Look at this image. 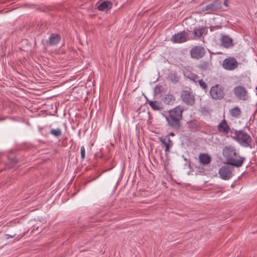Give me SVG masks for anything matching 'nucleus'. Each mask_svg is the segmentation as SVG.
Masks as SVG:
<instances>
[{
  "mask_svg": "<svg viewBox=\"0 0 257 257\" xmlns=\"http://www.w3.org/2000/svg\"><path fill=\"white\" fill-rule=\"evenodd\" d=\"M205 29L204 28H195L193 30V34L197 38H200L204 33Z\"/></svg>",
  "mask_w": 257,
  "mask_h": 257,
  "instance_id": "nucleus-21",
  "label": "nucleus"
},
{
  "mask_svg": "<svg viewBox=\"0 0 257 257\" xmlns=\"http://www.w3.org/2000/svg\"><path fill=\"white\" fill-rule=\"evenodd\" d=\"M5 119V118H4V117H3V118H1V117H0V121L3 120H4Z\"/></svg>",
  "mask_w": 257,
  "mask_h": 257,
  "instance_id": "nucleus-28",
  "label": "nucleus"
},
{
  "mask_svg": "<svg viewBox=\"0 0 257 257\" xmlns=\"http://www.w3.org/2000/svg\"><path fill=\"white\" fill-rule=\"evenodd\" d=\"M170 135L172 136H174V133H172L170 134Z\"/></svg>",
  "mask_w": 257,
  "mask_h": 257,
  "instance_id": "nucleus-30",
  "label": "nucleus"
},
{
  "mask_svg": "<svg viewBox=\"0 0 257 257\" xmlns=\"http://www.w3.org/2000/svg\"><path fill=\"white\" fill-rule=\"evenodd\" d=\"M181 98L183 102L187 105L192 106L195 103V98L191 91L183 90L181 93Z\"/></svg>",
  "mask_w": 257,
  "mask_h": 257,
  "instance_id": "nucleus-5",
  "label": "nucleus"
},
{
  "mask_svg": "<svg viewBox=\"0 0 257 257\" xmlns=\"http://www.w3.org/2000/svg\"><path fill=\"white\" fill-rule=\"evenodd\" d=\"M222 155L226 164L237 168L242 166L245 159L239 155L234 145H226L222 149Z\"/></svg>",
  "mask_w": 257,
  "mask_h": 257,
  "instance_id": "nucleus-1",
  "label": "nucleus"
},
{
  "mask_svg": "<svg viewBox=\"0 0 257 257\" xmlns=\"http://www.w3.org/2000/svg\"><path fill=\"white\" fill-rule=\"evenodd\" d=\"M205 49L202 46H195L190 51V54L192 58L195 59L202 58L205 54Z\"/></svg>",
  "mask_w": 257,
  "mask_h": 257,
  "instance_id": "nucleus-6",
  "label": "nucleus"
},
{
  "mask_svg": "<svg viewBox=\"0 0 257 257\" xmlns=\"http://www.w3.org/2000/svg\"><path fill=\"white\" fill-rule=\"evenodd\" d=\"M188 34L184 31L178 33L173 35L171 38V41L175 43H181L187 41Z\"/></svg>",
  "mask_w": 257,
  "mask_h": 257,
  "instance_id": "nucleus-10",
  "label": "nucleus"
},
{
  "mask_svg": "<svg viewBox=\"0 0 257 257\" xmlns=\"http://www.w3.org/2000/svg\"><path fill=\"white\" fill-rule=\"evenodd\" d=\"M210 94L214 99H221L225 95L224 88L219 85L213 86L210 90Z\"/></svg>",
  "mask_w": 257,
  "mask_h": 257,
  "instance_id": "nucleus-4",
  "label": "nucleus"
},
{
  "mask_svg": "<svg viewBox=\"0 0 257 257\" xmlns=\"http://www.w3.org/2000/svg\"><path fill=\"white\" fill-rule=\"evenodd\" d=\"M201 68H203V64H201Z\"/></svg>",
  "mask_w": 257,
  "mask_h": 257,
  "instance_id": "nucleus-33",
  "label": "nucleus"
},
{
  "mask_svg": "<svg viewBox=\"0 0 257 257\" xmlns=\"http://www.w3.org/2000/svg\"><path fill=\"white\" fill-rule=\"evenodd\" d=\"M81 158L84 160L85 157V149L84 146H82L80 149Z\"/></svg>",
  "mask_w": 257,
  "mask_h": 257,
  "instance_id": "nucleus-24",
  "label": "nucleus"
},
{
  "mask_svg": "<svg viewBox=\"0 0 257 257\" xmlns=\"http://www.w3.org/2000/svg\"><path fill=\"white\" fill-rule=\"evenodd\" d=\"M50 134L56 137H58L61 135L62 132L60 128L52 129Z\"/></svg>",
  "mask_w": 257,
  "mask_h": 257,
  "instance_id": "nucleus-23",
  "label": "nucleus"
},
{
  "mask_svg": "<svg viewBox=\"0 0 257 257\" xmlns=\"http://www.w3.org/2000/svg\"><path fill=\"white\" fill-rule=\"evenodd\" d=\"M13 163H14V164H16V161L15 160H14L13 161Z\"/></svg>",
  "mask_w": 257,
  "mask_h": 257,
  "instance_id": "nucleus-31",
  "label": "nucleus"
},
{
  "mask_svg": "<svg viewBox=\"0 0 257 257\" xmlns=\"http://www.w3.org/2000/svg\"><path fill=\"white\" fill-rule=\"evenodd\" d=\"M222 66L226 70H232L237 66V62L234 58H228L223 60Z\"/></svg>",
  "mask_w": 257,
  "mask_h": 257,
  "instance_id": "nucleus-9",
  "label": "nucleus"
},
{
  "mask_svg": "<svg viewBox=\"0 0 257 257\" xmlns=\"http://www.w3.org/2000/svg\"><path fill=\"white\" fill-rule=\"evenodd\" d=\"M183 108L178 106L169 111V115L166 116L168 125L175 130H179L181 127L180 120L182 118Z\"/></svg>",
  "mask_w": 257,
  "mask_h": 257,
  "instance_id": "nucleus-2",
  "label": "nucleus"
},
{
  "mask_svg": "<svg viewBox=\"0 0 257 257\" xmlns=\"http://www.w3.org/2000/svg\"><path fill=\"white\" fill-rule=\"evenodd\" d=\"M235 135L233 139L237 142L241 146L245 148H251L252 139L247 133L242 131H235Z\"/></svg>",
  "mask_w": 257,
  "mask_h": 257,
  "instance_id": "nucleus-3",
  "label": "nucleus"
},
{
  "mask_svg": "<svg viewBox=\"0 0 257 257\" xmlns=\"http://www.w3.org/2000/svg\"><path fill=\"white\" fill-rule=\"evenodd\" d=\"M218 174L222 179L229 180L233 176L232 169L228 166H222L218 171Z\"/></svg>",
  "mask_w": 257,
  "mask_h": 257,
  "instance_id": "nucleus-7",
  "label": "nucleus"
},
{
  "mask_svg": "<svg viewBox=\"0 0 257 257\" xmlns=\"http://www.w3.org/2000/svg\"><path fill=\"white\" fill-rule=\"evenodd\" d=\"M224 5L227 6V2H226V1H225L224 2Z\"/></svg>",
  "mask_w": 257,
  "mask_h": 257,
  "instance_id": "nucleus-29",
  "label": "nucleus"
},
{
  "mask_svg": "<svg viewBox=\"0 0 257 257\" xmlns=\"http://www.w3.org/2000/svg\"><path fill=\"white\" fill-rule=\"evenodd\" d=\"M221 44L222 46L228 48L233 45L232 40L228 36L223 35L221 38Z\"/></svg>",
  "mask_w": 257,
  "mask_h": 257,
  "instance_id": "nucleus-15",
  "label": "nucleus"
},
{
  "mask_svg": "<svg viewBox=\"0 0 257 257\" xmlns=\"http://www.w3.org/2000/svg\"><path fill=\"white\" fill-rule=\"evenodd\" d=\"M168 78L173 83H177L179 80V77L175 73H171L168 76Z\"/></svg>",
  "mask_w": 257,
  "mask_h": 257,
  "instance_id": "nucleus-22",
  "label": "nucleus"
},
{
  "mask_svg": "<svg viewBox=\"0 0 257 257\" xmlns=\"http://www.w3.org/2000/svg\"><path fill=\"white\" fill-rule=\"evenodd\" d=\"M16 235L14 234L13 235H10V234H6V238L7 239H9L10 238H13V237H15Z\"/></svg>",
  "mask_w": 257,
  "mask_h": 257,
  "instance_id": "nucleus-27",
  "label": "nucleus"
},
{
  "mask_svg": "<svg viewBox=\"0 0 257 257\" xmlns=\"http://www.w3.org/2000/svg\"><path fill=\"white\" fill-rule=\"evenodd\" d=\"M233 93L238 99L242 100L247 99V91L245 88L242 86L235 87L233 89Z\"/></svg>",
  "mask_w": 257,
  "mask_h": 257,
  "instance_id": "nucleus-8",
  "label": "nucleus"
},
{
  "mask_svg": "<svg viewBox=\"0 0 257 257\" xmlns=\"http://www.w3.org/2000/svg\"><path fill=\"white\" fill-rule=\"evenodd\" d=\"M112 1H115V0H111Z\"/></svg>",
  "mask_w": 257,
  "mask_h": 257,
  "instance_id": "nucleus-35",
  "label": "nucleus"
},
{
  "mask_svg": "<svg viewBox=\"0 0 257 257\" xmlns=\"http://www.w3.org/2000/svg\"><path fill=\"white\" fill-rule=\"evenodd\" d=\"M159 140L161 143L165 147V152L166 155H167L168 152H169L170 148L171 147L172 145V141L168 137H166L165 138L161 137L159 139Z\"/></svg>",
  "mask_w": 257,
  "mask_h": 257,
  "instance_id": "nucleus-14",
  "label": "nucleus"
},
{
  "mask_svg": "<svg viewBox=\"0 0 257 257\" xmlns=\"http://www.w3.org/2000/svg\"><path fill=\"white\" fill-rule=\"evenodd\" d=\"M218 131L223 134H227L230 130V128L225 119L222 120L217 126Z\"/></svg>",
  "mask_w": 257,
  "mask_h": 257,
  "instance_id": "nucleus-12",
  "label": "nucleus"
},
{
  "mask_svg": "<svg viewBox=\"0 0 257 257\" xmlns=\"http://www.w3.org/2000/svg\"><path fill=\"white\" fill-rule=\"evenodd\" d=\"M175 101V97L172 94L169 93L165 95L164 98H163V101L166 104H170L173 103Z\"/></svg>",
  "mask_w": 257,
  "mask_h": 257,
  "instance_id": "nucleus-20",
  "label": "nucleus"
},
{
  "mask_svg": "<svg viewBox=\"0 0 257 257\" xmlns=\"http://www.w3.org/2000/svg\"><path fill=\"white\" fill-rule=\"evenodd\" d=\"M61 40L59 35L52 33L50 35L47 44L50 46H54L58 44Z\"/></svg>",
  "mask_w": 257,
  "mask_h": 257,
  "instance_id": "nucleus-13",
  "label": "nucleus"
},
{
  "mask_svg": "<svg viewBox=\"0 0 257 257\" xmlns=\"http://www.w3.org/2000/svg\"><path fill=\"white\" fill-rule=\"evenodd\" d=\"M206 65H207V64L205 62H204V65L205 66Z\"/></svg>",
  "mask_w": 257,
  "mask_h": 257,
  "instance_id": "nucleus-32",
  "label": "nucleus"
},
{
  "mask_svg": "<svg viewBox=\"0 0 257 257\" xmlns=\"http://www.w3.org/2000/svg\"><path fill=\"white\" fill-rule=\"evenodd\" d=\"M231 116L234 118H238L241 114V110L238 106H235L229 110Z\"/></svg>",
  "mask_w": 257,
  "mask_h": 257,
  "instance_id": "nucleus-19",
  "label": "nucleus"
},
{
  "mask_svg": "<svg viewBox=\"0 0 257 257\" xmlns=\"http://www.w3.org/2000/svg\"><path fill=\"white\" fill-rule=\"evenodd\" d=\"M199 84L203 89H205L207 88V84L202 79L199 81Z\"/></svg>",
  "mask_w": 257,
  "mask_h": 257,
  "instance_id": "nucleus-25",
  "label": "nucleus"
},
{
  "mask_svg": "<svg viewBox=\"0 0 257 257\" xmlns=\"http://www.w3.org/2000/svg\"><path fill=\"white\" fill-rule=\"evenodd\" d=\"M199 161L204 166L208 165L211 161V157L207 154L201 153L199 155Z\"/></svg>",
  "mask_w": 257,
  "mask_h": 257,
  "instance_id": "nucleus-16",
  "label": "nucleus"
},
{
  "mask_svg": "<svg viewBox=\"0 0 257 257\" xmlns=\"http://www.w3.org/2000/svg\"><path fill=\"white\" fill-rule=\"evenodd\" d=\"M112 6V3L110 1H105L101 3L97 7L99 11H107L111 9Z\"/></svg>",
  "mask_w": 257,
  "mask_h": 257,
  "instance_id": "nucleus-17",
  "label": "nucleus"
},
{
  "mask_svg": "<svg viewBox=\"0 0 257 257\" xmlns=\"http://www.w3.org/2000/svg\"><path fill=\"white\" fill-rule=\"evenodd\" d=\"M147 101L149 105L154 110H162L163 109V105L162 102L149 100H147Z\"/></svg>",
  "mask_w": 257,
  "mask_h": 257,
  "instance_id": "nucleus-18",
  "label": "nucleus"
},
{
  "mask_svg": "<svg viewBox=\"0 0 257 257\" xmlns=\"http://www.w3.org/2000/svg\"><path fill=\"white\" fill-rule=\"evenodd\" d=\"M221 8V2L219 0H216L212 3L207 5L204 8V10L208 13L216 11Z\"/></svg>",
  "mask_w": 257,
  "mask_h": 257,
  "instance_id": "nucleus-11",
  "label": "nucleus"
},
{
  "mask_svg": "<svg viewBox=\"0 0 257 257\" xmlns=\"http://www.w3.org/2000/svg\"><path fill=\"white\" fill-rule=\"evenodd\" d=\"M194 77V78H196V77H197V76L195 75Z\"/></svg>",
  "mask_w": 257,
  "mask_h": 257,
  "instance_id": "nucleus-34",
  "label": "nucleus"
},
{
  "mask_svg": "<svg viewBox=\"0 0 257 257\" xmlns=\"http://www.w3.org/2000/svg\"><path fill=\"white\" fill-rule=\"evenodd\" d=\"M161 88H162V86L160 85L156 86V87L155 88V92L157 94L161 93Z\"/></svg>",
  "mask_w": 257,
  "mask_h": 257,
  "instance_id": "nucleus-26",
  "label": "nucleus"
}]
</instances>
